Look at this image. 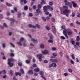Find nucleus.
Segmentation results:
<instances>
[{
  "label": "nucleus",
  "mask_w": 80,
  "mask_h": 80,
  "mask_svg": "<svg viewBox=\"0 0 80 80\" xmlns=\"http://www.w3.org/2000/svg\"><path fill=\"white\" fill-rule=\"evenodd\" d=\"M63 10L62 11H61V14H66V16L68 17V14L70 13L71 12L70 10H68L67 9L68 8L67 6H63Z\"/></svg>",
  "instance_id": "obj_1"
},
{
  "label": "nucleus",
  "mask_w": 80,
  "mask_h": 80,
  "mask_svg": "<svg viewBox=\"0 0 80 80\" xmlns=\"http://www.w3.org/2000/svg\"><path fill=\"white\" fill-rule=\"evenodd\" d=\"M61 28L62 29H64L63 32V35H65V37H66L68 39V36H67V30L66 29H65V26L64 25L62 26L61 27Z\"/></svg>",
  "instance_id": "obj_2"
},
{
  "label": "nucleus",
  "mask_w": 80,
  "mask_h": 80,
  "mask_svg": "<svg viewBox=\"0 0 80 80\" xmlns=\"http://www.w3.org/2000/svg\"><path fill=\"white\" fill-rule=\"evenodd\" d=\"M48 35L49 37V39L48 40V43H53V35H52V33H48Z\"/></svg>",
  "instance_id": "obj_3"
},
{
  "label": "nucleus",
  "mask_w": 80,
  "mask_h": 80,
  "mask_svg": "<svg viewBox=\"0 0 80 80\" xmlns=\"http://www.w3.org/2000/svg\"><path fill=\"white\" fill-rule=\"evenodd\" d=\"M15 60V59L12 58H11V59H8V64L9 65L10 67H13V63H11V62H14Z\"/></svg>",
  "instance_id": "obj_4"
},
{
  "label": "nucleus",
  "mask_w": 80,
  "mask_h": 80,
  "mask_svg": "<svg viewBox=\"0 0 80 80\" xmlns=\"http://www.w3.org/2000/svg\"><path fill=\"white\" fill-rule=\"evenodd\" d=\"M64 2L65 3L66 5H68V6H69L70 8H72V2H71L70 3L67 0H65L64 1Z\"/></svg>",
  "instance_id": "obj_5"
},
{
  "label": "nucleus",
  "mask_w": 80,
  "mask_h": 80,
  "mask_svg": "<svg viewBox=\"0 0 80 80\" xmlns=\"http://www.w3.org/2000/svg\"><path fill=\"white\" fill-rule=\"evenodd\" d=\"M28 37H30V38H31L32 41V42H33V43H37L38 42V41H37V40L34 39L33 38H32V36H31V35L30 34H28Z\"/></svg>",
  "instance_id": "obj_6"
},
{
  "label": "nucleus",
  "mask_w": 80,
  "mask_h": 80,
  "mask_svg": "<svg viewBox=\"0 0 80 80\" xmlns=\"http://www.w3.org/2000/svg\"><path fill=\"white\" fill-rule=\"evenodd\" d=\"M37 57L39 58L40 62L42 61V58L43 57V55L42 54H40L37 55Z\"/></svg>",
  "instance_id": "obj_7"
},
{
  "label": "nucleus",
  "mask_w": 80,
  "mask_h": 80,
  "mask_svg": "<svg viewBox=\"0 0 80 80\" xmlns=\"http://www.w3.org/2000/svg\"><path fill=\"white\" fill-rule=\"evenodd\" d=\"M20 1L21 5H23V2L24 4H26L27 2L26 0H20Z\"/></svg>",
  "instance_id": "obj_8"
},
{
  "label": "nucleus",
  "mask_w": 80,
  "mask_h": 80,
  "mask_svg": "<svg viewBox=\"0 0 80 80\" xmlns=\"http://www.w3.org/2000/svg\"><path fill=\"white\" fill-rule=\"evenodd\" d=\"M52 32L54 33V34H55V33H56V28L54 26L52 27Z\"/></svg>",
  "instance_id": "obj_9"
},
{
  "label": "nucleus",
  "mask_w": 80,
  "mask_h": 80,
  "mask_svg": "<svg viewBox=\"0 0 80 80\" xmlns=\"http://www.w3.org/2000/svg\"><path fill=\"white\" fill-rule=\"evenodd\" d=\"M50 61H51V62H54L55 63H58V60L56 59H50Z\"/></svg>",
  "instance_id": "obj_10"
},
{
  "label": "nucleus",
  "mask_w": 80,
  "mask_h": 80,
  "mask_svg": "<svg viewBox=\"0 0 80 80\" xmlns=\"http://www.w3.org/2000/svg\"><path fill=\"white\" fill-rule=\"evenodd\" d=\"M71 3H72V4L73 5V7L74 8L78 7L77 6V4L76 3L74 2H71Z\"/></svg>",
  "instance_id": "obj_11"
},
{
  "label": "nucleus",
  "mask_w": 80,
  "mask_h": 80,
  "mask_svg": "<svg viewBox=\"0 0 80 80\" xmlns=\"http://www.w3.org/2000/svg\"><path fill=\"white\" fill-rule=\"evenodd\" d=\"M42 53L43 54V55H45V54H47L48 53V50H45L44 51H42Z\"/></svg>",
  "instance_id": "obj_12"
},
{
  "label": "nucleus",
  "mask_w": 80,
  "mask_h": 80,
  "mask_svg": "<svg viewBox=\"0 0 80 80\" xmlns=\"http://www.w3.org/2000/svg\"><path fill=\"white\" fill-rule=\"evenodd\" d=\"M43 8V10L44 12H47V10H48V6H45Z\"/></svg>",
  "instance_id": "obj_13"
},
{
  "label": "nucleus",
  "mask_w": 80,
  "mask_h": 80,
  "mask_svg": "<svg viewBox=\"0 0 80 80\" xmlns=\"http://www.w3.org/2000/svg\"><path fill=\"white\" fill-rule=\"evenodd\" d=\"M67 33L68 35H72V34H73V32L72 31H68Z\"/></svg>",
  "instance_id": "obj_14"
},
{
  "label": "nucleus",
  "mask_w": 80,
  "mask_h": 80,
  "mask_svg": "<svg viewBox=\"0 0 80 80\" xmlns=\"http://www.w3.org/2000/svg\"><path fill=\"white\" fill-rule=\"evenodd\" d=\"M40 47L41 48L43 49L45 48V46L43 44H41L40 45Z\"/></svg>",
  "instance_id": "obj_15"
},
{
  "label": "nucleus",
  "mask_w": 80,
  "mask_h": 80,
  "mask_svg": "<svg viewBox=\"0 0 80 80\" xmlns=\"http://www.w3.org/2000/svg\"><path fill=\"white\" fill-rule=\"evenodd\" d=\"M48 9L49 10H50L51 11H52L53 10V8L51 7L50 6H48Z\"/></svg>",
  "instance_id": "obj_16"
},
{
  "label": "nucleus",
  "mask_w": 80,
  "mask_h": 80,
  "mask_svg": "<svg viewBox=\"0 0 80 80\" xmlns=\"http://www.w3.org/2000/svg\"><path fill=\"white\" fill-rule=\"evenodd\" d=\"M29 27H30L31 28H36V27L35 26H33L32 24H29Z\"/></svg>",
  "instance_id": "obj_17"
},
{
  "label": "nucleus",
  "mask_w": 80,
  "mask_h": 80,
  "mask_svg": "<svg viewBox=\"0 0 80 80\" xmlns=\"http://www.w3.org/2000/svg\"><path fill=\"white\" fill-rule=\"evenodd\" d=\"M28 73L29 74H33V72L32 70H29L28 71Z\"/></svg>",
  "instance_id": "obj_18"
},
{
  "label": "nucleus",
  "mask_w": 80,
  "mask_h": 80,
  "mask_svg": "<svg viewBox=\"0 0 80 80\" xmlns=\"http://www.w3.org/2000/svg\"><path fill=\"white\" fill-rule=\"evenodd\" d=\"M34 72H39L40 71V69L38 68H35L34 69Z\"/></svg>",
  "instance_id": "obj_19"
},
{
  "label": "nucleus",
  "mask_w": 80,
  "mask_h": 80,
  "mask_svg": "<svg viewBox=\"0 0 80 80\" xmlns=\"http://www.w3.org/2000/svg\"><path fill=\"white\" fill-rule=\"evenodd\" d=\"M6 5H7V6H8V7H12V5L11 4H10L8 2H6Z\"/></svg>",
  "instance_id": "obj_20"
},
{
  "label": "nucleus",
  "mask_w": 80,
  "mask_h": 80,
  "mask_svg": "<svg viewBox=\"0 0 80 80\" xmlns=\"http://www.w3.org/2000/svg\"><path fill=\"white\" fill-rule=\"evenodd\" d=\"M2 72V73H3V74H6L7 73V71L5 70H3Z\"/></svg>",
  "instance_id": "obj_21"
},
{
  "label": "nucleus",
  "mask_w": 80,
  "mask_h": 80,
  "mask_svg": "<svg viewBox=\"0 0 80 80\" xmlns=\"http://www.w3.org/2000/svg\"><path fill=\"white\" fill-rule=\"evenodd\" d=\"M52 64L53 67H56L57 66V64L55 62L52 63Z\"/></svg>",
  "instance_id": "obj_22"
},
{
  "label": "nucleus",
  "mask_w": 80,
  "mask_h": 80,
  "mask_svg": "<svg viewBox=\"0 0 80 80\" xmlns=\"http://www.w3.org/2000/svg\"><path fill=\"white\" fill-rule=\"evenodd\" d=\"M36 27H37V28H40L41 26H40V25L38 24H37L36 25Z\"/></svg>",
  "instance_id": "obj_23"
},
{
  "label": "nucleus",
  "mask_w": 80,
  "mask_h": 80,
  "mask_svg": "<svg viewBox=\"0 0 80 80\" xmlns=\"http://www.w3.org/2000/svg\"><path fill=\"white\" fill-rule=\"evenodd\" d=\"M36 12H38V13H40L41 11H40V9H38L36 10Z\"/></svg>",
  "instance_id": "obj_24"
},
{
  "label": "nucleus",
  "mask_w": 80,
  "mask_h": 80,
  "mask_svg": "<svg viewBox=\"0 0 80 80\" xmlns=\"http://www.w3.org/2000/svg\"><path fill=\"white\" fill-rule=\"evenodd\" d=\"M24 9L25 10H28V6H25L24 7Z\"/></svg>",
  "instance_id": "obj_25"
},
{
  "label": "nucleus",
  "mask_w": 80,
  "mask_h": 80,
  "mask_svg": "<svg viewBox=\"0 0 80 80\" xmlns=\"http://www.w3.org/2000/svg\"><path fill=\"white\" fill-rule=\"evenodd\" d=\"M26 63H30V60H27L26 61Z\"/></svg>",
  "instance_id": "obj_26"
},
{
  "label": "nucleus",
  "mask_w": 80,
  "mask_h": 80,
  "mask_svg": "<svg viewBox=\"0 0 80 80\" xmlns=\"http://www.w3.org/2000/svg\"><path fill=\"white\" fill-rule=\"evenodd\" d=\"M21 72L22 73V74H24V71H23V70L21 68L20 69Z\"/></svg>",
  "instance_id": "obj_27"
},
{
  "label": "nucleus",
  "mask_w": 80,
  "mask_h": 80,
  "mask_svg": "<svg viewBox=\"0 0 80 80\" xmlns=\"http://www.w3.org/2000/svg\"><path fill=\"white\" fill-rule=\"evenodd\" d=\"M17 44H18L19 45H20V46H22V44L21 43V42H17Z\"/></svg>",
  "instance_id": "obj_28"
},
{
  "label": "nucleus",
  "mask_w": 80,
  "mask_h": 80,
  "mask_svg": "<svg viewBox=\"0 0 80 80\" xmlns=\"http://www.w3.org/2000/svg\"><path fill=\"white\" fill-rule=\"evenodd\" d=\"M76 40L77 41H80V37H79V36H77V38H76Z\"/></svg>",
  "instance_id": "obj_29"
},
{
  "label": "nucleus",
  "mask_w": 80,
  "mask_h": 80,
  "mask_svg": "<svg viewBox=\"0 0 80 80\" xmlns=\"http://www.w3.org/2000/svg\"><path fill=\"white\" fill-rule=\"evenodd\" d=\"M42 7H41V6L40 4H38V9H41V8Z\"/></svg>",
  "instance_id": "obj_30"
},
{
  "label": "nucleus",
  "mask_w": 80,
  "mask_h": 80,
  "mask_svg": "<svg viewBox=\"0 0 80 80\" xmlns=\"http://www.w3.org/2000/svg\"><path fill=\"white\" fill-rule=\"evenodd\" d=\"M44 74V72L43 71H40L39 72V74L41 75H43Z\"/></svg>",
  "instance_id": "obj_31"
},
{
  "label": "nucleus",
  "mask_w": 80,
  "mask_h": 80,
  "mask_svg": "<svg viewBox=\"0 0 80 80\" xmlns=\"http://www.w3.org/2000/svg\"><path fill=\"white\" fill-rule=\"evenodd\" d=\"M46 29L47 30H50V28L48 26H46L45 27Z\"/></svg>",
  "instance_id": "obj_32"
},
{
  "label": "nucleus",
  "mask_w": 80,
  "mask_h": 80,
  "mask_svg": "<svg viewBox=\"0 0 80 80\" xmlns=\"http://www.w3.org/2000/svg\"><path fill=\"white\" fill-rule=\"evenodd\" d=\"M59 54L60 55V56H61V57H62V56H63V53H62V51H60L59 52Z\"/></svg>",
  "instance_id": "obj_33"
},
{
  "label": "nucleus",
  "mask_w": 80,
  "mask_h": 80,
  "mask_svg": "<svg viewBox=\"0 0 80 80\" xmlns=\"http://www.w3.org/2000/svg\"><path fill=\"white\" fill-rule=\"evenodd\" d=\"M3 25L6 28H7V27H8V26H7L6 23H4Z\"/></svg>",
  "instance_id": "obj_34"
},
{
  "label": "nucleus",
  "mask_w": 80,
  "mask_h": 80,
  "mask_svg": "<svg viewBox=\"0 0 80 80\" xmlns=\"http://www.w3.org/2000/svg\"><path fill=\"white\" fill-rule=\"evenodd\" d=\"M42 1V2L41 3V5H42V3H43L44 4H45V0H41Z\"/></svg>",
  "instance_id": "obj_35"
},
{
  "label": "nucleus",
  "mask_w": 80,
  "mask_h": 80,
  "mask_svg": "<svg viewBox=\"0 0 80 80\" xmlns=\"http://www.w3.org/2000/svg\"><path fill=\"white\" fill-rule=\"evenodd\" d=\"M53 3L52 2H49V5H50V6H52V5H53Z\"/></svg>",
  "instance_id": "obj_36"
},
{
  "label": "nucleus",
  "mask_w": 80,
  "mask_h": 80,
  "mask_svg": "<svg viewBox=\"0 0 80 80\" xmlns=\"http://www.w3.org/2000/svg\"><path fill=\"white\" fill-rule=\"evenodd\" d=\"M35 15L36 16H37V15H39V12H35Z\"/></svg>",
  "instance_id": "obj_37"
},
{
  "label": "nucleus",
  "mask_w": 80,
  "mask_h": 80,
  "mask_svg": "<svg viewBox=\"0 0 80 80\" xmlns=\"http://www.w3.org/2000/svg\"><path fill=\"white\" fill-rule=\"evenodd\" d=\"M10 45H12V47H13V48H15V45H14V44H13V43H10Z\"/></svg>",
  "instance_id": "obj_38"
},
{
  "label": "nucleus",
  "mask_w": 80,
  "mask_h": 80,
  "mask_svg": "<svg viewBox=\"0 0 80 80\" xmlns=\"http://www.w3.org/2000/svg\"><path fill=\"white\" fill-rule=\"evenodd\" d=\"M61 38L62 39V40H65V38L63 36H61Z\"/></svg>",
  "instance_id": "obj_39"
},
{
  "label": "nucleus",
  "mask_w": 80,
  "mask_h": 80,
  "mask_svg": "<svg viewBox=\"0 0 80 80\" xmlns=\"http://www.w3.org/2000/svg\"><path fill=\"white\" fill-rule=\"evenodd\" d=\"M52 55L54 57H57V53H53Z\"/></svg>",
  "instance_id": "obj_40"
},
{
  "label": "nucleus",
  "mask_w": 80,
  "mask_h": 80,
  "mask_svg": "<svg viewBox=\"0 0 80 80\" xmlns=\"http://www.w3.org/2000/svg\"><path fill=\"white\" fill-rule=\"evenodd\" d=\"M37 8V6L36 5H34L33 7V10H35Z\"/></svg>",
  "instance_id": "obj_41"
},
{
  "label": "nucleus",
  "mask_w": 80,
  "mask_h": 80,
  "mask_svg": "<svg viewBox=\"0 0 80 80\" xmlns=\"http://www.w3.org/2000/svg\"><path fill=\"white\" fill-rule=\"evenodd\" d=\"M70 62L72 64H73V63H75V62H74L72 59L70 60Z\"/></svg>",
  "instance_id": "obj_42"
},
{
  "label": "nucleus",
  "mask_w": 80,
  "mask_h": 80,
  "mask_svg": "<svg viewBox=\"0 0 80 80\" xmlns=\"http://www.w3.org/2000/svg\"><path fill=\"white\" fill-rule=\"evenodd\" d=\"M52 50H57V48H55V47H53L52 48Z\"/></svg>",
  "instance_id": "obj_43"
},
{
  "label": "nucleus",
  "mask_w": 80,
  "mask_h": 80,
  "mask_svg": "<svg viewBox=\"0 0 80 80\" xmlns=\"http://www.w3.org/2000/svg\"><path fill=\"white\" fill-rule=\"evenodd\" d=\"M18 65L19 66L21 67V66H22V63H21V62H19L18 63Z\"/></svg>",
  "instance_id": "obj_44"
},
{
  "label": "nucleus",
  "mask_w": 80,
  "mask_h": 80,
  "mask_svg": "<svg viewBox=\"0 0 80 80\" xmlns=\"http://www.w3.org/2000/svg\"><path fill=\"white\" fill-rule=\"evenodd\" d=\"M10 74H11V75H12L13 74V71H12V70L10 71Z\"/></svg>",
  "instance_id": "obj_45"
},
{
  "label": "nucleus",
  "mask_w": 80,
  "mask_h": 80,
  "mask_svg": "<svg viewBox=\"0 0 80 80\" xmlns=\"http://www.w3.org/2000/svg\"><path fill=\"white\" fill-rule=\"evenodd\" d=\"M68 71L70 73H72V69H68Z\"/></svg>",
  "instance_id": "obj_46"
},
{
  "label": "nucleus",
  "mask_w": 80,
  "mask_h": 80,
  "mask_svg": "<svg viewBox=\"0 0 80 80\" xmlns=\"http://www.w3.org/2000/svg\"><path fill=\"white\" fill-rule=\"evenodd\" d=\"M74 48H76V49H78V46H77L76 45H74Z\"/></svg>",
  "instance_id": "obj_47"
},
{
  "label": "nucleus",
  "mask_w": 80,
  "mask_h": 80,
  "mask_svg": "<svg viewBox=\"0 0 80 80\" xmlns=\"http://www.w3.org/2000/svg\"><path fill=\"white\" fill-rule=\"evenodd\" d=\"M72 59H75V56H74V55L72 54Z\"/></svg>",
  "instance_id": "obj_48"
},
{
  "label": "nucleus",
  "mask_w": 80,
  "mask_h": 80,
  "mask_svg": "<svg viewBox=\"0 0 80 80\" xmlns=\"http://www.w3.org/2000/svg\"><path fill=\"white\" fill-rule=\"evenodd\" d=\"M2 47L3 48H5V43H2Z\"/></svg>",
  "instance_id": "obj_49"
},
{
  "label": "nucleus",
  "mask_w": 80,
  "mask_h": 80,
  "mask_svg": "<svg viewBox=\"0 0 80 80\" xmlns=\"http://www.w3.org/2000/svg\"><path fill=\"white\" fill-rule=\"evenodd\" d=\"M14 11H15V12H17V8H14Z\"/></svg>",
  "instance_id": "obj_50"
},
{
  "label": "nucleus",
  "mask_w": 80,
  "mask_h": 80,
  "mask_svg": "<svg viewBox=\"0 0 80 80\" xmlns=\"http://www.w3.org/2000/svg\"><path fill=\"white\" fill-rule=\"evenodd\" d=\"M29 15L30 17H32V16H33V14H32V13H29Z\"/></svg>",
  "instance_id": "obj_51"
},
{
  "label": "nucleus",
  "mask_w": 80,
  "mask_h": 80,
  "mask_svg": "<svg viewBox=\"0 0 80 80\" xmlns=\"http://www.w3.org/2000/svg\"><path fill=\"white\" fill-rule=\"evenodd\" d=\"M41 77L42 78H43L44 80H46V78H45L43 76H41Z\"/></svg>",
  "instance_id": "obj_52"
},
{
  "label": "nucleus",
  "mask_w": 80,
  "mask_h": 80,
  "mask_svg": "<svg viewBox=\"0 0 80 80\" xmlns=\"http://www.w3.org/2000/svg\"><path fill=\"white\" fill-rule=\"evenodd\" d=\"M76 62H79V60H78V58H76Z\"/></svg>",
  "instance_id": "obj_53"
},
{
  "label": "nucleus",
  "mask_w": 80,
  "mask_h": 80,
  "mask_svg": "<svg viewBox=\"0 0 80 80\" xmlns=\"http://www.w3.org/2000/svg\"><path fill=\"white\" fill-rule=\"evenodd\" d=\"M72 17H75V13H73L72 14Z\"/></svg>",
  "instance_id": "obj_54"
},
{
  "label": "nucleus",
  "mask_w": 80,
  "mask_h": 80,
  "mask_svg": "<svg viewBox=\"0 0 80 80\" xmlns=\"http://www.w3.org/2000/svg\"><path fill=\"white\" fill-rule=\"evenodd\" d=\"M42 19H43V20H44V21H46V18H45L44 17H42Z\"/></svg>",
  "instance_id": "obj_55"
},
{
  "label": "nucleus",
  "mask_w": 80,
  "mask_h": 80,
  "mask_svg": "<svg viewBox=\"0 0 80 80\" xmlns=\"http://www.w3.org/2000/svg\"><path fill=\"white\" fill-rule=\"evenodd\" d=\"M11 57H14V54L13 53H11Z\"/></svg>",
  "instance_id": "obj_56"
},
{
  "label": "nucleus",
  "mask_w": 80,
  "mask_h": 80,
  "mask_svg": "<svg viewBox=\"0 0 80 80\" xmlns=\"http://www.w3.org/2000/svg\"><path fill=\"white\" fill-rule=\"evenodd\" d=\"M64 75L65 77H66V76H67V75H68V74L67 73H64Z\"/></svg>",
  "instance_id": "obj_57"
},
{
  "label": "nucleus",
  "mask_w": 80,
  "mask_h": 80,
  "mask_svg": "<svg viewBox=\"0 0 80 80\" xmlns=\"http://www.w3.org/2000/svg\"><path fill=\"white\" fill-rule=\"evenodd\" d=\"M11 20H12V22H15V20L14 19L11 18Z\"/></svg>",
  "instance_id": "obj_58"
},
{
  "label": "nucleus",
  "mask_w": 80,
  "mask_h": 80,
  "mask_svg": "<svg viewBox=\"0 0 80 80\" xmlns=\"http://www.w3.org/2000/svg\"><path fill=\"white\" fill-rule=\"evenodd\" d=\"M46 14L47 15H48L49 14V12H46Z\"/></svg>",
  "instance_id": "obj_59"
},
{
  "label": "nucleus",
  "mask_w": 80,
  "mask_h": 80,
  "mask_svg": "<svg viewBox=\"0 0 80 80\" xmlns=\"http://www.w3.org/2000/svg\"><path fill=\"white\" fill-rule=\"evenodd\" d=\"M70 26H71L72 27H73V25H74V24L73 23H71L70 24Z\"/></svg>",
  "instance_id": "obj_60"
},
{
  "label": "nucleus",
  "mask_w": 80,
  "mask_h": 80,
  "mask_svg": "<svg viewBox=\"0 0 80 80\" xmlns=\"http://www.w3.org/2000/svg\"><path fill=\"white\" fill-rule=\"evenodd\" d=\"M52 21H53V22H55V18H52Z\"/></svg>",
  "instance_id": "obj_61"
},
{
  "label": "nucleus",
  "mask_w": 80,
  "mask_h": 80,
  "mask_svg": "<svg viewBox=\"0 0 80 80\" xmlns=\"http://www.w3.org/2000/svg\"><path fill=\"white\" fill-rule=\"evenodd\" d=\"M44 63H48V61L46 60H45L44 61Z\"/></svg>",
  "instance_id": "obj_62"
},
{
  "label": "nucleus",
  "mask_w": 80,
  "mask_h": 80,
  "mask_svg": "<svg viewBox=\"0 0 80 80\" xmlns=\"http://www.w3.org/2000/svg\"><path fill=\"white\" fill-rule=\"evenodd\" d=\"M13 80H17V79L16 78V77H14L13 78Z\"/></svg>",
  "instance_id": "obj_63"
},
{
  "label": "nucleus",
  "mask_w": 80,
  "mask_h": 80,
  "mask_svg": "<svg viewBox=\"0 0 80 80\" xmlns=\"http://www.w3.org/2000/svg\"><path fill=\"white\" fill-rule=\"evenodd\" d=\"M50 19V18L49 17H46V20H49Z\"/></svg>",
  "instance_id": "obj_64"
}]
</instances>
